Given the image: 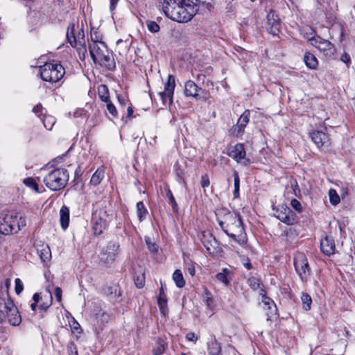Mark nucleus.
Here are the masks:
<instances>
[{
  "mask_svg": "<svg viewBox=\"0 0 355 355\" xmlns=\"http://www.w3.org/2000/svg\"><path fill=\"white\" fill-rule=\"evenodd\" d=\"M165 15L179 23L191 21L198 12L193 0H159Z\"/></svg>",
  "mask_w": 355,
  "mask_h": 355,
  "instance_id": "1",
  "label": "nucleus"
},
{
  "mask_svg": "<svg viewBox=\"0 0 355 355\" xmlns=\"http://www.w3.org/2000/svg\"><path fill=\"white\" fill-rule=\"evenodd\" d=\"M218 223L223 231L240 245L246 243L243 223L239 215L227 212L223 219L218 218Z\"/></svg>",
  "mask_w": 355,
  "mask_h": 355,
  "instance_id": "2",
  "label": "nucleus"
},
{
  "mask_svg": "<svg viewBox=\"0 0 355 355\" xmlns=\"http://www.w3.org/2000/svg\"><path fill=\"white\" fill-rule=\"evenodd\" d=\"M89 50L91 57L96 64H98L108 70H113L115 68L114 58L103 42L94 40L92 36V42L89 44Z\"/></svg>",
  "mask_w": 355,
  "mask_h": 355,
  "instance_id": "3",
  "label": "nucleus"
},
{
  "mask_svg": "<svg viewBox=\"0 0 355 355\" xmlns=\"http://www.w3.org/2000/svg\"><path fill=\"white\" fill-rule=\"evenodd\" d=\"M26 225L24 216L18 217L15 211H3L0 214V233L10 235L17 233Z\"/></svg>",
  "mask_w": 355,
  "mask_h": 355,
  "instance_id": "4",
  "label": "nucleus"
},
{
  "mask_svg": "<svg viewBox=\"0 0 355 355\" xmlns=\"http://www.w3.org/2000/svg\"><path fill=\"white\" fill-rule=\"evenodd\" d=\"M6 318L12 326L19 325L21 321V315L8 292L0 295V322Z\"/></svg>",
  "mask_w": 355,
  "mask_h": 355,
  "instance_id": "5",
  "label": "nucleus"
},
{
  "mask_svg": "<svg viewBox=\"0 0 355 355\" xmlns=\"http://www.w3.org/2000/svg\"><path fill=\"white\" fill-rule=\"evenodd\" d=\"M68 181L69 173L64 168H56L52 170L44 176L43 180L46 187L53 191L63 189Z\"/></svg>",
  "mask_w": 355,
  "mask_h": 355,
  "instance_id": "6",
  "label": "nucleus"
},
{
  "mask_svg": "<svg viewBox=\"0 0 355 355\" xmlns=\"http://www.w3.org/2000/svg\"><path fill=\"white\" fill-rule=\"evenodd\" d=\"M67 38L71 46L77 49L80 59H84L87 53L85 35L82 25L77 26V32L74 24H70L67 31Z\"/></svg>",
  "mask_w": 355,
  "mask_h": 355,
  "instance_id": "7",
  "label": "nucleus"
},
{
  "mask_svg": "<svg viewBox=\"0 0 355 355\" xmlns=\"http://www.w3.org/2000/svg\"><path fill=\"white\" fill-rule=\"evenodd\" d=\"M40 76L46 82L57 83L64 75L65 71L62 64L58 62H48L40 67Z\"/></svg>",
  "mask_w": 355,
  "mask_h": 355,
  "instance_id": "8",
  "label": "nucleus"
},
{
  "mask_svg": "<svg viewBox=\"0 0 355 355\" xmlns=\"http://www.w3.org/2000/svg\"><path fill=\"white\" fill-rule=\"evenodd\" d=\"M109 214L104 208H96L92 213V229L94 234L101 235L108 225Z\"/></svg>",
  "mask_w": 355,
  "mask_h": 355,
  "instance_id": "9",
  "label": "nucleus"
},
{
  "mask_svg": "<svg viewBox=\"0 0 355 355\" xmlns=\"http://www.w3.org/2000/svg\"><path fill=\"white\" fill-rule=\"evenodd\" d=\"M309 43L323 53L324 55L327 58H332L336 53L334 45L329 40H324L320 36H313L312 38L309 39Z\"/></svg>",
  "mask_w": 355,
  "mask_h": 355,
  "instance_id": "10",
  "label": "nucleus"
},
{
  "mask_svg": "<svg viewBox=\"0 0 355 355\" xmlns=\"http://www.w3.org/2000/svg\"><path fill=\"white\" fill-rule=\"evenodd\" d=\"M120 251L119 245L116 241H110L101 250L99 259L100 261L106 264L112 263Z\"/></svg>",
  "mask_w": 355,
  "mask_h": 355,
  "instance_id": "11",
  "label": "nucleus"
},
{
  "mask_svg": "<svg viewBox=\"0 0 355 355\" xmlns=\"http://www.w3.org/2000/svg\"><path fill=\"white\" fill-rule=\"evenodd\" d=\"M295 269L302 281L305 282L310 275V267L304 253L298 252L294 257Z\"/></svg>",
  "mask_w": 355,
  "mask_h": 355,
  "instance_id": "12",
  "label": "nucleus"
},
{
  "mask_svg": "<svg viewBox=\"0 0 355 355\" xmlns=\"http://www.w3.org/2000/svg\"><path fill=\"white\" fill-rule=\"evenodd\" d=\"M272 209L274 216L286 225H292L295 223V214L286 205H279L277 207H273Z\"/></svg>",
  "mask_w": 355,
  "mask_h": 355,
  "instance_id": "13",
  "label": "nucleus"
},
{
  "mask_svg": "<svg viewBox=\"0 0 355 355\" xmlns=\"http://www.w3.org/2000/svg\"><path fill=\"white\" fill-rule=\"evenodd\" d=\"M175 87V77L173 75H168L167 77V80L164 84V90L159 93V95L164 105H170L173 103V96Z\"/></svg>",
  "mask_w": 355,
  "mask_h": 355,
  "instance_id": "14",
  "label": "nucleus"
},
{
  "mask_svg": "<svg viewBox=\"0 0 355 355\" xmlns=\"http://www.w3.org/2000/svg\"><path fill=\"white\" fill-rule=\"evenodd\" d=\"M199 238L209 254H214L217 252L218 243L211 232L203 231L199 235Z\"/></svg>",
  "mask_w": 355,
  "mask_h": 355,
  "instance_id": "15",
  "label": "nucleus"
},
{
  "mask_svg": "<svg viewBox=\"0 0 355 355\" xmlns=\"http://www.w3.org/2000/svg\"><path fill=\"white\" fill-rule=\"evenodd\" d=\"M267 30L273 35H277L280 31L281 22L279 17L272 10L267 15Z\"/></svg>",
  "mask_w": 355,
  "mask_h": 355,
  "instance_id": "16",
  "label": "nucleus"
},
{
  "mask_svg": "<svg viewBox=\"0 0 355 355\" xmlns=\"http://www.w3.org/2000/svg\"><path fill=\"white\" fill-rule=\"evenodd\" d=\"M310 137L318 148L328 147L330 144L329 136L322 131H313Z\"/></svg>",
  "mask_w": 355,
  "mask_h": 355,
  "instance_id": "17",
  "label": "nucleus"
},
{
  "mask_svg": "<svg viewBox=\"0 0 355 355\" xmlns=\"http://www.w3.org/2000/svg\"><path fill=\"white\" fill-rule=\"evenodd\" d=\"M250 111L246 110L239 117L237 123L233 127V132L236 136L242 135L244 129L250 121Z\"/></svg>",
  "mask_w": 355,
  "mask_h": 355,
  "instance_id": "18",
  "label": "nucleus"
},
{
  "mask_svg": "<svg viewBox=\"0 0 355 355\" xmlns=\"http://www.w3.org/2000/svg\"><path fill=\"white\" fill-rule=\"evenodd\" d=\"M201 91L202 89L193 80H189L185 83L184 93L186 96L198 98Z\"/></svg>",
  "mask_w": 355,
  "mask_h": 355,
  "instance_id": "19",
  "label": "nucleus"
},
{
  "mask_svg": "<svg viewBox=\"0 0 355 355\" xmlns=\"http://www.w3.org/2000/svg\"><path fill=\"white\" fill-rule=\"evenodd\" d=\"M178 180L180 184H186L184 169L187 168V162L184 157H181L174 165Z\"/></svg>",
  "mask_w": 355,
  "mask_h": 355,
  "instance_id": "20",
  "label": "nucleus"
},
{
  "mask_svg": "<svg viewBox=\"0 0 355 355\" xmlns=\"http://www.w3.org/2000/svg\"><path fill=\"white\" fill-rule=\"evenodd\" d=\"M320 248L322 252L329 256L335 252V243L334 239L330 236H325L320 241Z\"/></svg>",
  "mask_w": 355,
  "mask_h": 355,
  "instance_id": "21",
  "label": "nucleus"
},
{
  "mask_svg": "<svg viewBox=\"0 0 355 355\" xmlns=\"http://www.w3.org/2000/svg\"><path fill=\"white\" fill-rule=\"evenodd\" d=\"M69 220V209L66 205H63L60 209V223L61 227L64 230L68 227Z\"/></svg>",
  "mask_w": 355,
  "mask_h": 355,
  "instance_id": "22",
  "label": "nucleus"
},
{
  "mask_svg": "<svg viewBox=\"0 0 355 355\" xmlns=\"http://www.w3.org/2000/svg\"><path fill=\"white\" fill-rule=\"evenodd\" d=\"M207 349L210 355H218L221 351L220 345L214 335L211 336L209 340L207 342Z\"/></svg>",
  "mask_w": 355,
  "mask_h": 355,
  "instance_id": "23",
  "label": "nucleus"
},
{
  "mask_svg": "<svg viewBox=\"0 0 355 355\" xmlns=\"http://www.w3.org/2000/svg\"><path fill=\"white\" fill-rule=\"evenodd\" d=\"M167 347L168 343L166 339L158 337L156 339L155 346L153 347V354L154 355H162L164 354Z\"/></svg>",
  "mask_w": 355,
  "mask_h": 355,
  "instance_id": "24",
  "label": "nucleus"
},
{
  "mask_svg": "<svg viewBox=\"0 0 355 355\" xmlns=\"http://www.w3.org/2000/svg\"><path fill=\"white\" fill-rule=\"evenodd\" d=\"M105 175V168L103 166L99 167L96 172L92 175L90 179V184L94 186L98 185Z\"/></svg>",
  "mask_w": 355,
  "mask_h": 355,
  "instance_id": "25",
  "label": "nucleus"
},
{
  "mask_svg": "<svg viewBox=\"0 0 355 355\" xmlns=\"http://www.w3.org/2000/svg\"><path fill=\"white\" fill-rule=\"evenodd\" d=\"M304 61L307 67L311 69H315L318 65V61L315 56L309 53L306 52L304 55Z\"/></svg>",
  "mask_w": 355,
  "mask_h": 355,
  "instance_id": "26",
  "label": "nucleus"
},
{
  "mask_svg": "<svg viewBox=\"0 0 355 355\" xmlns=\"http://www.w3.org/2000/svg\"><path fill=\"white\" fill-rule=\"evenodd\" d=\"M157 304L159 306V308L162 313L164 312V310L166 309L167 306V300L166 295L164 292V288L162 286L160 291H159V295L157 298Z\"/></svg>",
  "mask_w": 355,
  "mask_h": 355,
  "instance_id": "27",
  "label": "nucleus"
},
{
  "mask_svg": "<svg viewBox=\"0 0 355 355\" xmlns=\"http://www.w3.org/2000/svg\"><path fill=\"white\" fill-rule=\"evenodd\" d=\"M228 155H245L244 146L242 144H236L229 148Z\"/></svg>",
  "mask_w": 355,
  "mask_h": 355,
  "instance_id": "28",
  "label": "nucleus"
},
{
  "mask_svg": "<svg viewBox=\"0 0 355 355\" xmlns=\"http://www.w3.org/2000/svg\"><path fill=\"white\" fill-rule=\"evenodd\" d=\"M262 302L264 304V309L270 311V314H272V312L276 313V305L272 300L263 295L262 297Z\"/></svg>",
  "mask_w": 355,
  "mask_h": 355,
  "instance_id": "29",
  "label": "nucleus"
},
{
  "mask_svg": "<svg viewBox=\"0 0 355 355\" xmlns=\"http://www.w3.org/2000/svg\"><path fill=\"white\" fill-rule=\"evenodd\" d=\"M37 252L40 254V259L44 262L49 260L51 257V250L48 245H42L41 249L37 250Z\"/></svg>",
  "mask_w": 355,
  "mask_h": 355,
  "instance_id": "30",
  "label": "nucleus"
},
{
  "mask_svg": "<svg viewBox=\"0 0 355 355\" xmlns=\"http://www.w3.org/2000/svg\"><path fill=\"white\" fill-rule=\"evenodd\" d=\"M173 279L174 280L177 287L182 288L185 286V281L180 270L178 269L175 270L173 274Z\"/></svg>",
  "mask_w": 355,
  "mask_h": 355,
  "instance_id": "31",
  "label": "nucleus"
},
{
  "mask_svg": "<svg viewBox=\"0 0 355 355\" xmlns=\"http://www.w3.org/2000/svg\"><path fill=\"white\" fill-rule=\"evenodd\" d=\"M230 274L231 272L228 269L224 268L223 269L222 272H218L216 275V277L218 281L224 284V285L228 286L230 284L228 276Z\"/></svg>",
  "mask_w": 355,
  "mask_h": 355,
  "instance_id": "32",
  "label": "nucleus"
},
{
  "mask_svg": "<svg viewBox=\"0 0 355 355\" xmlns=\"http://www.w3.org/2000/svg\"><path fill=\"white\" fill-rule=\"evenodd\" d=\"M98 96L101 100L103 102L109 101V91L108 88L105 85H101L98 88Z\"/></svg>",
  "mask_w": 355,
  "mask_h": 355,
  "instance_id": "33",
  "label": "nucleus"
},
{
  "mask_svg": "<svg viewBox=\"0 0 355 355\" xmlns=\"http://www.w3.org/2000/svg\"><path fill=\"white\" fill-rule=\"evenodd\" d=\"M137 214L140 221L143 220L146 218L147 210L142 201H140L137 204Z\"/></svg>",
  "mask_w": 355,
  "mask_h": 355,
  "instance_id": "34",
  "label": "nucleus"
},
{
  "mask_svg": "<svg viewBox=\"0 0 355 355\" xmlns=\"http://www.w3.org/2000/svg\"><path fill=\"white\" fill-rule=\"evenodd\" d=\"M301 300L302 302V308L305 311H309L311 309V305L312 303V299L311 296L306 293H302L301 296Z\"/></svg>",
  "mask_w": 355,
  "mask_h": 355,
  "instance_id": "35",
  "label": "nucleus"
},
{
  "mask_svg": "<svg viewBox=\"0 0 355 355\" xmlns=\"http://www.w3.org/2000/svg\"><path fill=\"white\" fill-rule=\"evenodd\" d=\"M302 34L303 35L304 37L309 42V39L312 38L313 36H316L315 35V31L313 29L312 27L309 26H306L302 28Z\"/></svg>",
  "mask_w": 355,
  "mask_h": 355,
  "instance_id": "36",
  "label": "nucleus"
},
{
  "mask_svg": "<svg viewBox=\"0 0 355 355\" xmlns=\"http://www.w3.org/2000/svg\"><path fill=\"white\" fill-rule=\"evenodd\" d=\"M233 176L234 182V189L233 191V195L234 198H237L239 196L240 180L239 174L236 171L234 172Z\"/></svg>",
  "mask_w": 355,
  "mask_h": 355,
  "instance_id": "37",
  "label": "nucleus"
},
{
  "mask_svg": "<svg viewBox=\"0 0 355 355\" xmlns=\"http://www.w3.org/2000/svg\"><path fill=\"white\" fill-rule=\"evenodd\" d=\"M23 182L24 183V184H26V186H27L28 187L32 189L33 190L38 192V185L35 181V180L33 178H25L24 180H23Z\"/></svg>",
  "mask_w": 355,
  "mask_h": 355,
  "instance_id": "38",
  "label": "nucleus"
},
{
  "mask_svg": "<svg viewBox=\"0 0 355 355\" xmlns=\"http://www.w3.org/2000/svg\"><path fill=\"white\" fill-rule=\"evenodd\" d=\"M42 121H43L44 126L47 130H51L53 125L55 123V119L52 116H45L44 119H42Z\"/></svg>",
  "mask_w": 355,
  "mask_h": 355,
  "instance_id": "39",
  "label": "nucleus"
},
{
  "mask_svg": "<svg viewBox=\"0 0 355 355\" xmlns=\"http://www.w3.org/2000/svg\"><path fill=\"white\" fill-rule=\"evenodd\" d=\"M211 1L212 0H195V1H193V3L196 6V8H198V10L200 7L209 9L212 6Z\"/></svg>",
  "mask_w": 355,
  "mask_h": 355,
  "instance_id": "40",
  "label": "nucleus"
},
{
  "mask_svg": "<svg viewBox=\"0 0 355 355\" xmlns=\"http://www.w3.org/2000/svg\"><path fill=\"white\" fill-rule=\"evenodd\" d=\"M248 284L252 289L256 291L260 286V280L255 277H251L248 279Z\"/></svg>",
  "mask_w": 355,
  "mask_h": 355,
  "instance_id": "41",
  "label": "nucleus"
},
{
  "mask_svg": "<svg viewBox=\"0 0 355 355\" xmlns=\"http://www.w3.org/2000/svg\"><path fill=\"white\" fill-rule=\"evenodd\" d=\"M96 318L98 322L101 321L102 324H103L109 321L110 315L106 312L101 310L98 313H96Z\"/></svg>",
  "mask_w": 355,
  "mask_h": 355,
  "instance_id": "42",
  "label": "nucleus"
},
{
  "mask_svg": "<svg viewBox=\"0 0 355 355\" xmlns=\"http://www.w3.org/2000/svg\"><path fill=\"white\" fill-rule=\"evenodd\" d=\"M329 196L332 205H336L340 202V197L334 189H330L329 191Z\"/></svg>",
  "mask_w": 355,
  "mask_h": 355,
  "instance_id": "43",
  "label": "nucleus"
},
{
  "mask_svg": "<svg viewBox=\"0 0 355 355\" xmlns=\"http://www.w3.org/2000/svg\"><path fill=\"white\" fill-rule=\"evenodd\" d=\"M235 161L244 166H246L251 163H254V160L250 159L248 157H233Z\"/></svg>",
  "mask_w": 355,
  "mask_h": 355,
  "instance_id": "44",
  "label": "nucleus"
},
{
  "mask_svg": "<svg viewBox=\"0 0 355 355\" xmlns=\"http://www.w3.org/2000/svg\"><path fill=\"white\" fill-rule=\"evenodd\" d=\"M146 26L148 30L153 33H157L159 31V26L153 21H147Z\"/></svg>",
  "mask_w": 355,
  "mask_h": 355,
  "instance_id": "45",
  "label": "nucleus"
},
{
  "mask_svg": "<svg viewBox=\"0 0 355 355\" xmlns=\"http://www.w3.org/2000/svg\"><path fill=\"white\" fill-rule=\"evenodd\" d=\"M166 196L168 198L170 203L171 204L172 208L173 211H178V204L175 201V199L174 196H173L172 192L171 190H168L166 192Z\"/></svg>",
  "mask_w": 355,
  "mask_h": 355,
  "instance_id": "46",
  "label": "nucleus"
},
{
  "mask_svg": "<svg viewBox=\"0 0 355 355\" xmlns=\"http://www.w3.org/2000/svg\"><path fill=\"white\" fill-rule=\"evenodd\" d=\"M106 103L107 110L110 114L114 117H117V110L114 105L111 102L110 100L106 102Z\"/></svg>",
  "mask_w": 355,
  "mask_h": 355,
  "instance_id": "47",
  "label": "nucleus"
},
{
  "mask_svg": "<svg viewBox=\"0 0 355 355\" xmlns=\"http://www.w3.org/2000/svg\"><path fill=\"white\" fill-rule=\"evenodd\" d=\"M135 283L138 288H142L145 285L144 275H141V276H137L135 278Z\"/></svg>",
  "mask_w": 355,
  "mask_h": 355,
  "instance_id": "48",
  "label": "nucleus"
},
{
  "mask_svg": "<svg viewBox=\"0 0 355 355\" xmlns=\"http://www.w3.org/2000/svg\"><path fill=\"white\" fill-rule=\"evenodd\" d=\"M47 291L49 293V296H48L49 298V302H43L42 304H40V306H39V307L44 311H46L51 305L52 300H53L51 292L49 289L47 290Z\"/></svg>",
  "mask_w": 355,
  "mask_h": 355,
  "instance_id": "49",
  "label": "nucleus"
},
{
  "mask_svg": "<svg viewBox=\"0 0 355 355\" xmlns=\"http://www.w3.org/2000/svg\"><path fill=\"white\" fill-rule=\"evenodd\" d=\"M15 293L17 295H19L21 293V291L24 289V284H23L22 282L18 278L15 279Z\"/></svg>",
  "mask_w": 355,
  "mask_h": 355,
  "instance_id": "50",
  "label": "nucleus"
},
{
  "mask_svg": "<svg viewBox=\"0 0 355 355\" xmlns=\"http://www.w3.org/2000/svg\"><path fill=\"white\" fill-rule=\"evenodd\" d=\"M291 207L297 212L302 211V206L299 200L297 199H293L291 202Z\"/></svg>",
  "mask_w": 355,
  "mask_h": 355,
  "instance_id": "51",
  "label": "nucleus"
},
{
  "mask_svg": "<svg viewBox=\"0 0 355 355\" xmlns=\"http://www.w3.org/2000/svg\"><path fill=\"white\" fill-rule=\"evenodd\" d=\"M200 184L203 189H205L209 186L210 181L207 174H205L201 176Z\"/></svg>",
  "mask_w": 355,
  "mask_h": 355,
  "instance_id": "52",
  "label": "nucleus"
},
{
  "mask_svg": "<svg viewBox=\"0 0 355 355\" xmlns=\"http://www.w3.org/2000/svg\"><path fill=\"white\" fill-rule=\"evenodd\" d=\"M110 294L114 295L116 298L121 297V291L118 286H114L110 288Z\"/></svg>",
  "mask_w": 355,
  "mask_h": 355,
  "instance_id": "53",
  "label": "nucleus"
},
{
  "mask_svg": "<svg viewBox=\"0 0 355 355\" xmlns=\"http://www.w3.org/2000/svg\"><path fill=\"white\" fill-rule=\"evenodd\" d=\"M42 106L40 103L36 105L33 108V112L35 113L37 116H40L42 114Z\"/></svg>",
  "mask_w": 355,
  "mask_h": 355,
  "instance_id": "54",
  "label": "nucleus"
},
{
  "mask_svg": "<svg viewBox=\"0 0 355 355\" xmlns=\"http://www.w3.org/2000/svg\"><path fill=\"white\" fill-rule=\"evenodd\" d=\"M186 338H187V340L192 341V342H194V343H196L198 340V336L193 332H189L186 335Z\"/></svg>",
  "mask_w": 355,
  "mask_h": 355,
  "instance_id": "55",
  "label": "nucleus"
},
{
  "mask_svg": "<svg viewBox=\"0 0 355 355\" xmlns=\"http://www.w3.org/2000/svg\"><path fill=\"white\" fill-rule=\"evenodd\" d=\"M148 250L152 252H157V246L155 243H151L146 240Z\"/></svg>",
  "mask_w": 355,
  "mask_h": 355,
  "instance_id": "56",
  "label": "nucleus"
},
{
  "mask_svg": "<svg viewBox=\"0 0 355 355\" xmlns=\"http://www.w3.org/2000/svg\"><path fill=\"white\" fill-rule=\"evenodd\" d=\"M340 60L344 63L349 64L351 61L350 55L347 53H344L340 57Z\"/></svg>",
  "mask_w": 355,
  "mask_h": 355,
  "instance_id": "57",
  "label": "nucleus"
},
{
  "mask_svg": "<svg viewBox=\"0 0 355 355\" xmlns=\"http://www.w3.org/2000/svg\"><path fill=\"white\" fill-rule=\"evenodd\" d=\"M55 296L57 301L60 302L62 300V289L60 287L55 288Z\"/></svg>",
  "mask_w": 355,
  "mask_h": 355,
  "instance_id": "58",
  "label": "nucleus"
},
{
  "mask_svg": "<svg viewBox=\"0 0 355 355\" xmlns=\"http://www.w3.org/2000/svg\"><path fill=\"white\" fill-rule=\"evenodd\" d=\"M110 12H113L118 4L119 0H110Z\"/></svg>",
  "mask_w": 355,
  "mask_h": 355,
  "instance_id": "59",
  "label": "nucleus"
},
{
  "mask_svg": "<svg viewBox=\"0 0 355 355\" xmlns=\"http://www.w3.org/2000/svg\"><path fill=\"white\" fill-rule=\"evenodd\" d=\"M187 270H188L189 274L191 276H194L195 275V274H196V269H195V267L193 265L189 266L187 268Z\"/></svg>",
  "mask_w": 355,
  "mask_h": 355,
  "instance_id": "60",
  "label": "nucleus"
},
{
  "mask_svg": "<svg viewBox=\"0 0 355 355\" xmlns=\"http://www.w3.org/2000/svg\"><path fill=\"white\" fill-rule=\"evenodd\" d=\"M41 299V297L39 293H35L33 296V300L34 302L38 303L40 300Z\"/></svg>",
  "mask_w": 355,
  "mask_h": 355,
  "instance_id": "61",
  "label": "nucleus"
},
{
  "mask_svg": "<svg viewBox=\"0 0 355 355\" xmlns=\"http://www.w3.org/2000/svg\"><path fill=\"white\" fill-rule=\"evenodd\" d=\"M244 266L248 269L250 270L252 268V266L249 260V259H247V262L243 263Z\"/></svg>",
  "mask_w": 355,
  "mask_h": 355,
  "instance_id": "62",
  "label": "nucleus"
},
{
  "mask_svg": "<svg viewBox=\"0 0 355 355\" xmlns=\"http://www.w3.org/2000/svg\"><path fill=\"white\" fill-rule=\"evenodd\" d=\"M132 114H133L132 108L131 107V106H128V107L127 109V116L130 117V116H132Z\"/></svg>",
  "mask_w": 355,
  "mask_h": 355,
  "instance_id": "63",
  "label": "nucleus"
},
{
  "mask_svg": "<svg viewBox=\"0 0 355 355\" xmlns=\"http://www.w3.org/2000/svg\"><path fill=\"white\" fill-rule=\"evenodd\" d=\"M118 100L121 104H125L126 100L124 97L118 96Z\"/></svg>",
  "mask_w": 355,
  "mask_h": 355,
  "instance_id": "64",
  "label": "nucleus"
}]
</instances>
